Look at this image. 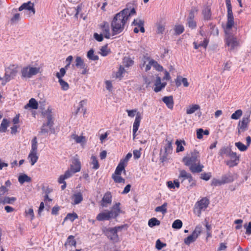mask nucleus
<instances>
[{
	"mask_svg": "<svg viewBox=\"0 0 251 251\" xmlns=\"http://www.w3.org/2000/svg\"><path fill=\"white\" fill-rule=\"evenodd\" d=\"M136 14L135 9L126 8L117 13L114 17L111 26L113 35L121 33L124 29L125 25L129 18Z\"/></svg>",
	"mask_w": 251,
	"mask_h": 251,
	"instance_id": "nucleus-1",
	"label": "nucleus"
},
{
	"mask_svg": "<svg viewBox=\"0 0 251 251\" xmlns=\"http://www.w3.org/2000/svg\"><path fill=\"white\" fill-rule=\"evenodd\" d=\"M199 152L196 151L191 152L190 156H186L183 157V161L184 164L189 167L192 173H200L202 171L203 165L200 163Z\"/></svg>",
	"mask_w": 251,
	"mask_h": 251,
	"instance_id": "nucleus-2",
	"label": "nucleus"
},
{
	"mask_svg": "<svg viewBox=\"0 0 251 251\" xmlns=\"http://www.w3.org/2000/svg\"><path fill=\"white\" fill-rule=\"evenodd\" d=\"M120 202H117L113 205L111 210L107 211L105 212L100 213L97 216V220L99 221H102L109 220L111 218H116L122 212L120 207Z\"/></svg>",
	"mask_w": 251,
	"mask_h": 251,
	"instance_id": "nucleus-3",
	"label": "nucleus"
},
{
	"mask_svg": "<svg viewBox=\"0 0 251 251\" xmlns=\"http://www.w3.org/2000/svg\"><path fill=\"white\" fill-rule=\"evenodd\" d=\"M39 73H40V67L28 65L21 69V77L22 79L30 78Z\"/></svg>",
	"mask_w": 251,
	"mask_h": 251,
	"instance_id": "nucleus-4",
	"label": "nucleus"
},
{
	"mask_svg": "<svg viewBox=\"0 0 251 251\" xmlns=\"http://www.w3.org/2000/svg\"><path fill=\"white\" fill-rule=\"evenodd\" d=\"M237 177L236 174H226L221 179L214 178L212 181V185L214 186L221 185L233 181Z\"/></svg>",
	"mask_w": 251,
	"mask_h": 251,
	"instance_id": "nucleus-5",
	"label": "nucleus"
},
{
	"mask_svg": "<svg viewBox=\"0 0 251 251\" xmlns=\"http://www.w3.org/2000/svg\"><path fill=\"white\" fill-rule=\"evenodd\" d=\"M51 110L49 108L46 111V114H47V122L44 124L41 127L40 133L45 134L48 133L50 130L51 129L53 125V121L52 118V115L51 114Z\"/></svg>",
	"mask_w": 251,
	"mask_h": 251,
	"instance_id": "nucleus-6",
	"label": "nucleus"
},
{
	"mask_svg": "<svg viewBox=\"0 0 251 251\" xmlns=\"http://www.w3.org/2000/svg\"><path fill=\"white\" fill-rule=\"evenodd\" d=\"M209 204V200L206 198H202L200 201L197 202L195 205L194 212L198 216L200 217L202 210H204Z\"/></svg>",
	"mask_w": 251,
	"mask_h": 251,
	"instance_id": "nucleus-7",
	"label": "nucleus"
},
{
	"mask_svg": "<svg viewBox=\"0 0 251 251\" xmlns=\"http://www.w3.org/2000/svg\"><path fill=\"white\" fill-rule=\"evenodd\" d=\"M226 4L227 8V21L226 25V29L230 30L234 25V17L232 10V6L230 0H226Z\"/></svg>",
	"mask_w": 251,
	"mask_h": 251,
	"instance_id": "nucleus-8",
	"label": "nucleus"
},
{
	"mask_svg": "<svg viewBox=\"0 0 251 251\" xmlns=\"http://www.w3.org/2000/svg\"><path fill=\"white\" fill-rule=\"evenodd\" d=\"M198 11V8L196 7H192L186 19V25L192 29L197 27V22L194 20L196 14Z\"/></svg>",
	"mask_w": 251,
	"mask_h": 251,
	"instance_id": "nucleus-9",
	"label": "nucleus"
},
{
	"mask_svg": "<svg viewBox=\"0 0 251 251\" xmlns=\"http://www.w3.org/2000/svg\"><path fill=\"white\" fill-rule=\"evenodd\" d=\"M201 227L200 226H197L192 234L188 236L184 239V243L187 245H189L191 243L195 242L201 233Z\"/></svg>",
	"mask_w": 251,
	"mask_h": 251,
	"instance_id": "nucleus-10",
	"label": "nucleus"
},
{
	"mask_svg": "<svg viewBox=\"0 0 251 251\" xmlns=\"http://www.w3.org/2000/svg\"><path fill=\"white\" fill-rule=\"evenodd\" d=\"M18 72L17 67L14 65H10L5 69L4 78L6 81H9L14 78Z\"/></svg>",
	"mask_w": 251,
	"mask_h": 251,
	"instance_id": "nucleus-11",
	"label": "nucleus"
},
{
	"mask_svg": "<svg viewBox=\"0 0 251 251\" xmlns=\"http://www.w3.org/2000/svg\"><path fill=\"white\" fill-rule=\"evenodd\" d=\"M104 233L107 238L113 243H118L120 241L119 237L115 229L112 227L107 228Z\"/></svg>",
	"mask_w": 251,
	"mask_h": 251,
	"instance_id": "nucleus-12",
	"label": "nucleus"
},
{
	"mask_svg": "<svg viewBox=\"0 0 251 251\" xmlns=\"http://www.w3.org/2000/svg\"><path fill=\"white\" fill-rule=\"evenodd\" d=\"M132 155L131 153L128 152L125 158L122 159L117 166L114 173H121L123 170L125 171V168L127 165L128 160L132 157Z\"/></svg>",
	"mask_w": 251,
	"mask_h": 251,
	"instance_id": "nucleus-13",
	"label": "nucleus"
},
{
	"mask_svg": "<svg viewBox=\"0 0 251 251\" xmlns=\"http://www.w3.org/2000/svg\"><path fill=\"white\" fill-rule=\"evenodd\" d=\"M250 115H245L241 121H239L238 125V129L239 131H245L247 130L248 125L250 122Z\"/></svg>",
	"mask_w": 251,
	"mask_h": 251,
	"instance_id": "nucleus-14",
	"label": "nucleus"
},
{
	"mask_svg": "<svg viewBox=\"0 0 251 251\" xmlns=\"http://www.w3.org/2000/svg\"><path fill=\"white\" fill-rule=\"evenodd\" d=\"M112 197L110 192H107L104 194L100 202V205L102 207H107L111 204Z\"/></svg>",
	"mask_w": 251,
	"mask_h": 251,
	"instance_id": "nucleus-15",
	"label": "nucleus"
},
{
	"mask_svg": "<svg viewBox=\"0 0 251 251\" xmlns=\"http://www.w3.org/2000/svg\"><path fill=\"white\" fill-rule=\"evenodd\" d=\"M81 163L79 159L76 157H74L72 163L71 165V173H77L80 171Z\"/></svg>",
	"mask_w": 251,
	"mask_h": 251,
	"instance_id": "nucleus-16",
	"label": "nucleus"
},
{
	"mask_svg": "<svg viewBox=\"0 0 251 251\" xmlns=\"http://www.w3.org/2000/svg\"><path fill=\"white\" fill-rule=\"evenodd\" d=\"M24 9L27 10L29 12H31L33 15L35 13V10L34 8V3L31 2L30 1L24 3L19 8V11H20Z\"/></svg>",
	"mask_w": 251,
	"mask_h": 251,
	"instance_id": "nucleus-17",
	"label": "nucleus"
},
{
	"mask_svg": "<svg viewBox=\"0 0 251 251\" xmlns=\"http://www.w3.org/2000/svg\"><path fill=\"white\" fill-rule=\"evenodd\" d=\"M179 179H181V182L185 183L188 182L190 186H192L195 184L194 180H193L190 174H181L179 176Z\"/></svg>",
	"mask_w": 251,
	"mask_h": 251,
	"instance_id": "nucleus-18",
	"label": "nucleus"
},
{
	"mask_svg": "<svg viewBox=\"0 0 251 251\" xmlns=\"http://www.w3.org/2000/svg\"><path fill=\"white\" fill-rule=\"evenodd\" d=\"M226 45L230 47V49H233L235 47L238 46V42L236 38L233 36L228 35L226 38Z\"/></svg>",
	"mask_w": 251,
	"mask_h": 251,
	"instance_id": "nucleus-19",
	"label": "nucleus"
},
{
	"mask_svg": "<svg viewBox=\"0 0 251 251\" xmlns=\"http://www.w3.org/2000/svg\"><path fill=\"white\" fill-rule=\"evenodd\" d=\"M101 29L104 37L106 39H109L110 37V33L108 23L106 22H104L103 24L101 25Z\"/></svg>",
	"mask_w": 251,
	"mask_h": 251,
	"instance_id": "nucleus-20",
	"label": "nucleus"
},
{
	"mask_svg": "<svg viewBox=\"0 0 251 251\" xmlns=\"http://www.w3.org/2000/svg\"><path fill=\"white\" fill-rule=\"evenodd\" d=\"M167 83L166 82L161 83V80L160 77H157L155 82V87L154 88V91L155 92H158L160 91L162 88H164Z\"/></svg>",
	"mask_w": 251,
	"mask_h": 251,
	"instance_id": "nucleus-21",
	"label": "nucleus"
},
{
	"mask_svg": "<svg viewBox=\"0 0 251 251\" xmlns=\"http://www.w3.org/2000/svg\"><path fill=\"white\" fill-rule=\"evenodd\" d=\"M162 101L165 103L167 107L172 109L174 107V100L172 96H165L162 98Z\"/></svg>",
	"mask_w": 251,
	"mask_h": 251,
	"instance_id": "nucleus-22",
	"label": "nucleus"
},
{
	"mask_svg": "<svg viewBox=\"0 0 251 251\" xmlns=\"http://www.w3.org/2000/svg\"><path fill=\"white\" fill-rule=\"evenodd\" d=\"M228 156L230 157L231 161H228L227 164L230 166H234L238 164L239 162V157L237 156L235 152L231 151Z\"/></svg>",
	"mask_w": 251,
	"mask_h": 251,
	"instance_id": "nucleus-23",
	"label": "nucleus"
},
{
	"mask_svg": "<svg viewBox=\"0 0 251 251\" xmlns=\"http://www.w3.org/2000/svg\"><path fill=\"white\" fill-rule=\"evenodd\" d=\"M16 200L15 197L0 196V204H12Z\"/></svg>",
	"mask_w": 251,
	"mask_h": 251,
	"instance_id": "nucleus-24",
	"label": "nucleus"
},
{
	"mask_svg": "<svg viewBox=\"0 0 251 251\" xmlns=\"http://www.w3.org/2000/svg\"><path fill=\"white\" fill-rule=\"evenodd\" d=\"M72 174H64L63 175H61L58 180V182L60 184H63L61 186L62 190H64L65 189L66 187V183L65 181V180L67 178H68L72 176Z\"/></svg>",
	"mask_w": 251,
	"mask_h": 251,
	"instance_id": "nucleus-25",
	"label": "nucleus"
},
{
	"mask_svg": "<svg viewBox=\"0 0 251 251\" xmlns=\"http://www.w3.org/2000/svg\"><path fill=\"white\" fill-rule=\"evenodd\" d=\"M165 141L167 142L166 145L164 146L165 153L166 155L172 153L173 151L172 140L166 138Z\"/></svg>",
	"mask_w": 251,
	"mask_h": 251,
	"instance_id": "nucleus-26",
	"label": "nucleus"
},
{
	"mask_svg": "<svg viewBox=\"0 0 251 251\" xmlns=\"http://www.w3.org/2000/svg\"><path fill=\"white\" fill-rule=\"evenodd\" d=\"M30 107L33 109H37L38 108V103L37 100L31 98L28 101V103L25 105L24 108L27 109Z\"/></svg>",
	"mask_w": 251,
	"mask_h": 251,
	"instance_id": "nucleus-27",
	"label": "nucleus"
},
{
	"mask_svg": "<svg viewBox=\"0 0 251 251\" xmlns=\"http://www.w3.org/2000/svg\"><path fill=\"white\" fill-rule=\"evenodd\" d=\"M134 60L129 56H125L123 59V66L125 68H129L133 65Z\"/></svg>",
	"mask_w": 251,
	"mask_h": 251,
	"instance_id": "nucleus-28",
	"label": "nucleus"
},
{
	"mask_svg": "<svg viewBox=\"0 0 251 251\" xmlns=\"http://www.w3.org/2000/svg\"><path fill=\"white\" fill-rule=\"evenodd\" d=\"M141 120V115L139 112H137L136 116L133 125V132H137Z\"/></svg>",
	"mask_w": 251,
	"mask_h": 251,
	"instance_id": "nucleus-29",
	"label": "nucleus"
},
{
	"mask_svg": "<svg viewBox=\"0 0 251 251\" xmlns=\"http://www.w3.org/2000/svg\"><path fill=\"white\" fill-rule=\"evenodd\" d=\"M176 152H179L184 151V148L183 146L186 145V142L184 140H177L176 142Z\"/></svg>",
	"mask_w": 251,
	"mask_h": 251,
	"instance_id": "nucleus-30",
	"label": "nucleus"
},
{
	"mask_svg": "<svg viewBox=\"0 0 251 251\" xmlns=\"http://www.w3.org/2000/svg\"><path fill=\"white\" fill-rule=\"evenodd\" d=\"M202 14L204 20H209L211 18V10L208 6L205 7L202 11Z\"/></svg>",
	"mask_w": 251,
	"mask_h": 251,
	"instance_id": "nucleus-31",
	"label": "nucleus"
},
{
	"mask_svg": "<svg viewBox=\"0 0 251 251\" xmlns=\"http://www.w3.org/2000/svg\"><path fill=\"white\" fill-rule=\"evenodd\" d=\"M38 156L37 152H30L28 156V159L32 165H33L37 161Z\"/></svg>",
	"mask_w": 251,
	"mask_h": 251,
	"instance_id": "nucleus-32",
	"label": "nucleus"
},
{
	"mask_svg": "<svg viewBox=\"0 0 251 251\" xmlns=\"http://www.w3.org/2000/svg\"><path fill=\"white\" fill-rule=\"evenodd\" d=\"M231 152V149L227 147H223L219 151V154L221 156H228Z\"/></svg>",
	"mask_w": 251,
	"mask_h": 251,
	"instance_id": "nucleus-33",
	"label": "nucleus"
},
{
	"mask_svg": "<svg viewBox=\"0 0 251 251\" xmlns=\"http://www.w3.org/2000/svg\"><path fill=\"white\" fill-rule=\"evenodd\" d=\"M74 204H77L80 203L83 200V196L81 193H77L73 195Z\"/></svg>",
	"mask_w": 251,
	"mask_h": 251,
	"instance_id": "nucleus-34",
	"label": "nucleus"
},
{
	"mask_svg": "<svg viewBox=\"0 0 251 251\" xmlns=\"http://www.w3.org/2000/svg\"><path fill=\"white\" fill-rule=\"evenodd\" d=\"M168 203L164 202L161 206H157L155 208V211L156 212H161L163 215L167 213V207Z\"/></svg>",
	"mask_w": 251,
	"mask_h": 251,
	"instance_id": "nucleus-35",
	"label": "nucleus"
},
{
	"mask_svg": "<svg viewBox=\"0 0 251 251\" xmlns=\"http://www.w3.org/2000/svg\"><path fill=\"white\" fill-rule=\"evenodd\" d=\"M87 57L89 60L93 61H96L99 59L98 55L94 54V50L93 49H91L87 52Z\"/></svg>",
	"mask_w": 251,
	"mask_h": 251,
	"instance_id": "nucleus-36",
	"label": "nucleus"
},
{
	"mask_svg": "<svg viewBox=\"0 0 251 251\" xmlns=\"http://www.w3.org/2000/svg\"><path fill=\"white\" fill-rule=\"evenodd\" d=\"M31 178L25 174L20 176L18 177L19 182L22 184L25 182H29L31 181Z\"/></svg>",
	"mask_w": 251,
	"mask_h": 251,
	"instance_id": "nucleus-37",
	"label": "nucleus"
},
{
	"mask_svg": "<svg viewBox=\"0 0 251 251\" xmlns=\"http://www.w3.org/2000/svg\"><path fill=\"white\" fill-rule=\"evenodd\" d=\"M86 103V101L85 100H82L79 102L78 107L77 108L76 110V114L78 113V112H83L84 114H85L86 110L84 107V105H85Z\"/></svg>",
	"mask_w": 251,
	"mask_h": 251,
	"instance_id": "nucleus-38",
	"label": "nucleus"
},
{
	"mask_svg": "<svg viewBox=\"0 0 251 251\" xmlns=\"http://www.w3.org/2000/svg\"><path fill=\"white\" fill-rule=\"evenodd\" d=\"M157 28V33L158 34H163L165 31V24H163L161 21L158 22L156 25Z\"/></svg>",
	"mask_w": 251,
	"mask_h": 251,
	"instance_id": "nucleus-39",
	"label": "nucleus"
},
{
	"mask_svg": "<svg viewBox=\"0 0 251 251\" xmlns=\"http://www.w3.org/2000/svg\"><path fill=\"white\" fill-rule=\"evenodd\" d=\"M200 109V106L198 104H193L190 105L186 110L187 114H191L194 113L196 110Z\"/></svg>",
	"mask_w": 251,
	"mask_h": 251,
	"instance_id": "nucleus-40",
	"label": "nucleus"
},
{
	"mask_svg": "<svg viewBox=\"0 0 251 251\" xmlns=\"http://www.w3.org/2000/svg\"><path fill=\"white\" fill-rule=\"evenodd\" d=\"M8 125L9 121L6 119H3L0 126V132H5L8 126Z\"/></svg>",
	"mask_w": 251,
	"mask_h": 251,
	"instance_id": "nucleus-41",
	"label": "nucleus"
},
{
	"mask_svg": "<svg viewBox=\"0 0 251 251\" xmlns=\"http://www.w3.org/2000/svg\"><path fill=\"white\" fill-rule=\"evenodd\" d=\"M75 66L77 68H84L85 65V64L82 59L81 57L80 56H77L75 60Z\"/></svg>",
	"mask_w": 251,
	"mask_h": 251,
	"instance_id": "nucleus-42",
	"label": "nucleus"
},
{
	"mask_svg": "<svg viewBox=\"0 0 251 251\" xmlns=\"http://www.w3.org/2000/svg\"><path fill=\"white\" fill-rule=\"evenodd\" d=\"M121 174H113L112 178L116 183H125V180L120 176Z\"/></svg>",
	"mask_w": 251,
	"mask_h": 251,
	"instance_id": "nucleus-43",
	"label": "nucleus"
},
{
	"mask_svg": "<svg viewBox=\"0 0 251 251\" xmlns=\"http://www.w3.org/2000/svg\"><path fill=\"white\" fill-rule=\"evenodd\" d=\"M167 186L170 189H175L176 187H179V182L177 179H175L173 182L171 181H168L167 182Z\"/></svg>",
	"mask_w": 251,
	"mask_h": 251,
	"instance_id": "nucleus-44",
	"label": "nucleus"
},
{
	"mask_svg": "<svg viewBox=\"0 0 251 251\" xmlns=\"http://www.w3.org/2000/svg\"><path fill=\"white\" fill-rule=\"evenodd\" d=\"M38 143L36 137H34L31 141V149L30 152L37 153Z\"/></svg>",
	"mask_w": 251,
	"mask_h": 251,
	"instance_id": "nucleus-45",
	"label": "nucleus"
},
{
	"mask_svg": "<svg viewBox=\"0 0 251 251\" xmlns=\"http://www.w3.org/2000/svg\"><path fill=\"white\" fill-rule=\"evenodd\" d=\"M160 222L155 218H152L149 220L148 225L150 227H152L156 226H159Z\"/></svg>",
	"mask_w": 251,
	"mask_h": 251,
	"instance_id": "nucleus-46",
	"label": "nucleus"
},
{
	"mask_svg": "<svg viewBox=\"0 0 251 251\" xmlns=\"http://www.w3.org/2000/svg\"><path fill=\"white\" fill-rule=\"evenodd\" d=\"M58 82L62 90L67 91L69 88V85L68 83L64 81L63 79H60L58 80Z\"/></svg>",
	"mask_w": 251,
	"mask_h": 251,
	"instance_id": "nucleus-47",
	"label": "nucleus"
},
{
	"mask_svg": "<svg viewBox=\"0 0 251 251\" xmlns=\"http://www.w3.org/2000/svg\"><path fill=\"white\" fill-rule=\"evenodd\" d=\"M72 138L74 139L77 143H81L85 140V137L83 136H79L73 134L72 135Z\"/></svg>",
	"mask_w": 251,
	"mask_h": 251,
	"instance_id": "nucleus-48",
	"label": "nucleus"
},
{
	"mask_svg": "<svg viewBox=\"0 0 251 251\" xmlns=\"http://www.w3.org/2000/svg\"><path fill=\"white\" fill-rule=\"evenodd\" d=\"M91 164L93 165L92 168L97 169L99 167V164L97 158L95 156H92L91 157Z\"/></svg>",
	"mask_w": 251,
	"mask_h": 251,
	"instance_id": "nucleus-49",
	"label": "nucleus"
},
{
	"mask_svg": "<svg viewBox=\"0 0 251 251\" xmlns=\"http://www.w3.org/2000/svg\"><path fill=\"white\" fill-rule=\"evenodd\" d=\"M242 111L241 109L237 110L231 115V118L234 120H238L242 116Z\"/></svg>",
	"mask_w": 251,
	"mask_h": 251,
	"instance_id": "nucleus-50",
	"label": "nucleus"
},
{
	"mask_svg": "<svg viewBox=\"0 0 251 251\" xmlns=\"http://www.w3.org/2000/svg\"><path fill=\"white\" fill-rule=\"evenodd\" d=\"M78 218L77 215L75 213H68L66 217L64 219V221H66L67 220H70L71 222H73L75 219Z\"/></svg>",
	"mask_w": 251,
	"mask_h": 251,
	"instance_id": "nucleus-51",
	"label": "nucleus"
},
{
	"mask_svg": "<svg viewBox=\"0 0 251 251\" xmlns=\"http://www.w3.org/2000/svg\"><path fill=\"white\" fill-rule=\"evenodd\" d=\"M235 146L241 151H246L248 147V146L245 145L240 142L235 143Z\"/></svg>",
	"mask_w": 251,
	"mask_h": 251,
	"instance_id": "nucleus-52",
	"label": "nucleus"
},
{
	"mask_svg": "<svg viewBox=\"0 0 251 251\" xmlns=\"http://www.w3.org/2000/svg\"><path fill=\"white\" fill-rule=\"evenodd\" d=\"M76 244V241L74 239V237L72 235H70L67 239V242L65 244V246L69 245L70 246H75Z\"/></svg>",
	"mask_w": 251,
	"mask_h": 251,
	"instance_id": "nucleus-53",
	"label": "nucleus"
},
{
	"mask_svg": "<svg viewBox=\"0 0 251 251\" xmlns=\"http://www.w3.org/2000/svg\"><path fill=\"white\" fill-rule=\"evenodd\" d=\"M182 226V222L180 220H175L172 225V227L175 229H179Z\"/></svg>",
	"mask_w": 251,
	"mask_h": 251,
	"instance_id": "nucleus-54",
	"label": "nucleus"
},
{
	"mask_svg": "<svg viewBox=\"0 0 251 251\" xmlns=\"http://www.w3.org/2000/svg\"><path fill=\"white\" fill-rule=\"evenodd\" d=\"M100 50L101 55L103 56L107 55L110 52L109 50L107 48V45L101 47Z\"/></svg>",
	"mask_w": 251,
	"mask_h": 251,
	"instance_id": "nucleus-55",
	"label": "nucleus"
},
{
	"mask_svg": "<svg viewBox=\"0 0 251 251\" xmlns=\"http://www.w3.org/2000/svg\"><path fill=\"white\" fill-rule=\"evenodd\" d=\"M151 63L152 66H153L156 70L159 71H162L163 69L162 66L160 65L156 61L151 59Z\"/></svg>",
	"mask_w": 251,
	"mask_h": 251,
	"instance_id": "nucleus-56",
	"label": "nucleus"
},
{
	"mask_svg": "<svg viewBox=\"0 0 251 251\" xmlns=\"http://www.w3.org/2000/svg\"><path fill=\"white\" fill-rule=\"evenodd\" d=\"M66 70L64 68H62L60 69L59 72H57L56 74V76L58 78V80L62 79V77L66 74Z\"/></svg>",
	"mask_w": 251,
	"mask_h": 251,
	"instance_id": "nucleus-57",
	"label": "nucleus"
},
{
	"mask_svg": "<svg viewBox=\"0 0 251 251\" xmlns=\"http://www.w3.org/2000/svg\"><path fill=\"white\" fill-rule=\"evenodd\" d=\"M184 28L182 25H176L175 27V30L176 32V33L177 35H179L181 34L184 31Z\"/></svg>",
	"mask_w": 251,
	"mask_h": 251,
	"instance_id": "nucleus-58",
	"label": "nucleus"
},
{
	"mask_svg": "<svg viewBox=\"0 0 251 251\" xmlns=\"http://www.w3.org/2000/svg\"><path fill=\"white\" fill-rule=\"evenodd\" d=\"M209 26L210 28L211 33L215 35L216 34L217 35L218 34V28L216 27L215 25L213 24L212 23H210L209 24Z\"/></svg>",
	"mask_w": 251,
	"mask_h": 251,
	"instance_id": "nucleus-59",
	"label": "nucleus"
},
{
	"mask_svg": "<svg viewBox=\"0 0 251 251\" xmlns=\"http://www.w3.org/2000/svg\"><path fill=\"white\" fill-rule=\"evenodd\" d=\"M144 21L140 19H134L132 22V25L138 26V27L140 26L144 25Z\"/></svg>",
	"mask_w": 251,
	"mask_h": 251,
	"instance_id": "nucleus-60",
	"label": "nucleus"
},
{
	"mask_svg": "<svg viewBox=\"0 0 251 251\" xmlns=\"http://www.w3.org/2000/svg\"><path fill=\"white\" fill-rule=\"evenodd\" d=\"M166 246V244L162 243L159 239H158L156 242L155 247L158 250H161L163 248Z\"/></svg>",
	"mask_w": 251,
	"mask_h": 251,
	"instance_id": "nucleus-61",
	"label": "nucleus"
},
{
	"mask_svg": "<svg viewBox=\"0 0 251 251\" xmlns=\"http://www.w3.org/2000/svg\"><path fill=\"white\" fill-rule=\"evenodd\" d=\"M26 216H29L30 217V220H32L34 217L33 210L32 208H29L28 210H26L25 211Z\"/></svg>",
	"mask_w": 251,
	"mask_h": 251,
	"instance_id": "nucleus-62",
	"label": "nucleus"
},
{
	"mask_svg": "<svg viewBox=\"0 0 251 251\" xmlns=\"http://www.w3.org/2000/svg\"><path fill=\"white\" fill-rule=\"evenodd\" d=\"M208 43H209V40L207 39V37H205L202 42H201L200 43H199L198 44L200 45V47H202L203 48L206 49L208 44Z\"/></svg>",
	"mask_w": 251,
	"mask_h": 251,
	"instance_id": "nucleus-63",
	"label": "nucleus"
},
{
	"mask_svg": "<svg viewBox=\"0 0 251 251\" xmlns=\"http://www.w3.org/2000/svg\"><path fill=\"white\" fill-rule=\"evenodd\" d=\"M244 227L246 228V233L248 235L251 234V222H249L248 225H244Z\"/></svg>",
	"mask_w": 251,
	"mask_h": 251,
	"instance_id": "nucleus-64",
	"label": "nucleus"
}]
</instances>
